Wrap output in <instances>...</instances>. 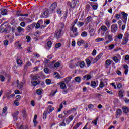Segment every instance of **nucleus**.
<instances>
[{
	"instance_id": "obj_1",
	"label": "nucleus",
	"mask_w": 129,
	"mask_h": 129,
	"mask_svg": "<svg viewBox=\"0 0 129 129\" xmlns=\"http://www.w3.org/2000/svg\"><path fill=\"white\" fill-rule=\"evenodd\" d=\"M76 23H77V19H75V20L73 22L72 24V31L73 32V34L71 35V37H72V38H75V37L78 36V32H77V28L74 27Z\"/></svg>"
},
{
	"instance_id": "obj_2",
	"label": "nucleus",
	"mask_w": 129,
	"mask_h": 129,
	"mask_svg": "<svg viewBox=\"0 0 129 129\" xmlns=\"http://www.w3.org/2000/svg\"><path fill=\"white\" fill-rule=\"evenodd\" d=\"M128 37H129L128 32H126L122 39L121 45H126V44L128 43Z\"/></svg>"
},
{
	"instance_id": "obj_3",
	"label": "nucleus",
	"mask_w": 129,
	"mask_h": 129,
	"mask_svg": "<svg viewBox=\"0 0 129 129\" xmlns=\"http://www.w3.org/2000/svg\"><path fill=\"white\" fill-rule=\"evenodd\" d=\"M118 29V26L116 24H112L111 26V33H116Z\"/></svg>"
},
{
	"instance_id": "obj_4",
	"label": "nucleus",
	"mask_w": 129,
	"mask_h": 129,
	"mask_svg": "<svg viewBox=\"0 0 129 129\" xmlns=\"http://www.w3.org/2000/svg\"><path fill=\"white\" fill-rule=\"evenodd\" d=\"M121 14L122 15V18L123 19V22L124 24H126V22L127 21V17L128 16V14H126L124 12H122L121 13Z\"/></svg>"
},
{
	"instance_id": "obj_5",
	"label": "nucleus",
	"mask_w": 129,
	"mask_h": 129,
	"mask_svg": "<svg viewBox=\"0 0 129 129\" xmlns=\"http://www.w3.org/2000/svg\"><path fill=\"white\" fill-rule=\"evenodd\" d=\"M54 36L56 39H60V38H62V31L57 30L55 31V33L54 34Z\"/></svg>"
},
{
	"instance_id": "obj_6",
	"label": "nucleus",
	"mask_w": 129,
	"mask_h": 129,
	"mask_svg": "<svg viewBox=\"0 0 129 129\" xmlns=\"http://www.w3.org/2000/svg\"><path fill=\"white\" fill-rule=\"evenodd\" d=\"M112 37H113V35L109 34V31H107L105 33V37L111 42H112V41H113V38H112Z\"/></svg>"
},
{
	"instance_id": "obj_7",
	"label": "nucleus",
	"mask_w": 129,
	"mask_h": 129,
	"mask_svg": "<svg viewBox=\"0 0 129 129\" xmlns=\"http://www.w3.org/2000/svg\"><path fill=\"white\" fill-rule=\"evenodd\" d=\"M43 13L42 16L43 18H48L50 15V13H49V10L45 9L43 10Z\"/></svg>"
},
{
	"instance_id": "obj_8",
	"label": "nucleus",
	"mask_w": 129,
	"mask_h": 129,
	"mask_svg": "<svg viewBox=\"0 0 129 129\" xmlns=\"http://www.w3.org/2000/svg\"><path fill=\"white\" fill-rule=\"evenodd\" d=\"M55 61H52L50 64V67L51 68H57L58 67H60V63L59 62H56Z\"/></svg>"
},
{
	"instance_id": "obj_9",
	"label": "nucleus",
	"mask_w": 129,
	"mask_h": 129,
	"mask_svg": "<svg viewBox=\"0 0 129 129\" xmlns=\"http://www.w3.org/2000/svg\"><path fill=\"white\" fill-rule=\"evenodd\" d=\"M56 8H57V3H53L49 8L50 11L53 13L56 10Z\"/></svg>"
},
{
	"instance_id": "obj_10",
	"label": "nucleus",
	"mask_w": 129,
	"mask_h": 129,
	"mask_svg": "<svg viewBox=\"0 0 129 129\" xmlns=\"http://www.w3.org/2000/svg\"><path fill=\"white\" fill-rule=\"evenodd\" d=\"M55 109V108L53 107L52 105H49L47 108L46 109V111H48V113L50 114L51 112H52Z\"/></svg>"
},
{
	"instance_id": "obj_11",
	"label": "nucleus",
	"mask_w": 129,
	"mask_h": 129,
	"mask_svg": "<svg viewBox=\"0 0 129 129\" xmlns=\"http://www.w3.org/2000/svg\"><path fill=\"white\" fill-rule=\"evenodd\" d=\"M33 28H35V25L33 24H32L28 25L26 27V30L28 32H31V31H32V29H33Z\"/></svg>"
},
{
	"instance_id": "obj_12",
	"label": "nucleus",
	"mask_w": 129,
	"mask_h": 129,
	"mask_svg": "<svg viewBox=\"0 0 129 129\" xmlns=\"http://www.w3.org/2000/svg\"><path fill=\"white\" fill-rule=\"evenodd\" d=\"M77 2H79L78 0H72L71 4L70 7L71 8H75L76 6V4H77Z\"/></svg>"
},
{
	"instance_id": "obj_13",
	"label": "nucleus",
	"mask_w": 129,
	"mask_h": 129,
	"mask_svg": "<svg viewBox=\"0 0 129 129\" xmlns=\"http://www.w3.org/2000/svg\"><path fill=\"white\" fill-rule=\"evenodd\" d=\"M64 27H65V24L63 22H61L58 24V30H61L64 29Z\"/></svg>"
},
{
	"instance_id": "obj_14",
	"label": "nucleus",
	"mask_w": 129,
	"mask_h": 129,
	"mask_svg": "<svg viewBox=\"0 0 129 129\" xmlns=\"http://www.w3.org/2000/svg\"><path fill=\"white\" fill-rule=\"evenodd\" d=\"M17 87H18V88L19 89H22V88H23V86H24V83H23V82H19V80H17Z\"/></svg>"
},
{
	"instance_id": "obj_15",
	"label": "nucleus",
	"mask_w": 129,
	"mask_h": 129,
	"mask_svg": "<svg viewBox=\"0 0 129 129\" xmlns=\"http://www.w3.org/2000/svg\"><path fill=\"white\" fill-rule=\"evenodd\" d=\"M93 58L91 57H89L88 59L86 60V64L88 65V67L90 66V64H91V60H93Z\"/></svg>"
},
{
	"instance_id": "obj_16",
	"label": "nucleus",
	"mask_w": 129,
	"mask_h": 129,
	"mask_svg": "<svg viewBox=\"0 0 129 129\" xmlns=\"http://www.w3.org/2000/svg\"><path fill=\"white\" fill-rule=\"evenodd\" d=\"M16 30L18 33H24L25 32V29L22 28L20 26H18L17 28L16 29Z\"/></svg>"
},
{
	"instance_id": "obj_17",
	"label": "nucleus",
	"mask_w": 129,
	"mask_h": 129,
	"mask_svg": "<svg viewBox=\"0 0 129 129\" xmlns=\"http://www.w3.org/2000/svg\"><path fill=\"white\" fill-rule=\"evenodd\" d=\"M1 11V14L3 16H6V15H8V10H7L6 9H2Z\"/></svg>"
},
{
	"instance_id": "obj_18",
	"label": "nucleus",
	"mask_w": 129,
	"mask_h": 129,
	"mask_svg": "<svg viewBox=\"0 0 129 129\" xmlns=\"http://www.w3.org/2000/svg\"><path fill=\"white\" fill-rule=\"evenodd\" d=\"M19 113V111H16L15 112L12 114V116L13 117L14 120L15 121L18 120V118L16 117V116H17V115H18Z\"/></svg>"
},
{
	"instance_id": "obj_19",
	"label": "nucleus",
	"mask_w": 129,
	"mask_h": 129,
	"mask_svg": "<svg viewBox=\"0 0 129 129\" xmlns=\"http://www.w3.org/2000/svg\"><path fill=\"white\" fill-rule=\"evenodd\" d=\"M38 78H40V76L38 74L31 77V80H33L34 81H36V80H37V79H38Z\"/></svg>"
},
{
	"instance_id": "obj_20",
	"label": "nucleus",
	"mask_w": 129,
	"mask_h": 129,
	"mask_svg": "<svg viewBox=\"0 0 129 129\" xmlns=\"http://www.w3.org/2000/svg\"><path fill=\"white\" fill-rule=\"evenodd\" d=\"M91 79V75H86L84 76L82 78L83 80H85L86 79L87 80H89V79Z\"/></svg>"
},
{
	"instance_id": "obj_21",
	"label": "nucleus",
	"mask_w": 129,
	"mask_h": 129,
	"mask_svg": "<svg viewBox=\"0 0 129 129\" xmlns=\"http://www.w3.org/2000/svg\"><path fill=\"white\" fill-rule=\"evenodd\" d=\"M48 114H50V113H49V111L46 110L44 111L43 114V119H46V118H47V116H48Z\"/></svg>"
},
{
	"instance_id": "obj_22",
	"label": "nucleus",
	"mask_w": 129,
	"mask_h": 129,
	"mask_svg": "<svg viewBox=\"0 0 129 129\" xmlns=\"http://www.w3.org/2000/svg\"><path fill=\"white\" fill-rule=\"evenodd\" d=\"M91 86L93 88H95L98 86V83H96V82L94 81H92L91 83Z\"/></svg>"
},
{
	"instance_id": "obj_23",
	"label": "nucleus",
	"mask_w": 129,
	"mask_h": 129,
	"mask_svg": "<svg viewBox=\"0 0 129 129\" xmlns=\"http://www.w3.org/2000/svg\"><path fill=\"white\" fill-rule=\"evenodd\" d=\"M122 110H123V112H124V113H128V112H129V109L126 106L123 107Z\"/></svg>"
},
{
	"instance_id": "obj_24",
	"label": "nucleus",
	"mask_w": 129,
	"mask_h": 129,
	"mask_svg": "<svg viewBox=\"0 0 129 129\" xmlns=\"http://www.w3.org/2000/svg\"><path fill=\"white\" fill-rule=\"evenodd\" d=\"M85 23L87 25L88 23H90V22H91V16L88 17L84 21Z\"/></svg>"
},
{
	"instance_id": "obj_25",
	"label": "nucleus",
	"mask_w": 129,
	"mask_h": 129,
	"mask_svg": "<svg viewBox=\"0 0 129 129\" xmlns=\"http://www.w3.org/2000/svg\"><path fill=\"white\" fill-rule=\"evenodd\" d=\"M31 84H32L33 86H36V85H38V84H39L41 83V81H31Z\"/></svg>"
},
{
	"instance_id": "obj_26",
	"label": "nucleus",
	"mask_w": 129,
	"mask_h": 129,
	"mask_svg": "<svg viewBox=\"0 0 129 129\" xmlns=\"http://www.w3.org/2000/svg\"><path fill=\"white\" fill-rule=\"evenodd\" d=\"M100 30H101V31H103L104 33H105V32L107 31V27L105 26H102L100 27Z\"/></svg>"
},
{
	"instance_id": "obj_27",
	"label": "nucleus",
	"mask_w": 129,
	"mask_h": 129,
	"mask_svg": "<svg viewBox=\"0 0 129 129\" xmlns=\"http://www.w3.org/2000/svg\"><path fill=\"white\" fill-rule=\"evenodd\" d=\"M124 69H125L124 73L126 75L128 73V66L126 64L124 65Z\"/></svg>"
},
{
	"instance_id": "obj_28",
	"label": "nucleus",
	"mask_w": 129,
	"mask_h": 129,
	"mask_svg": "<svg viewBox=\"0 0 129 129\" xmlns=\"http://www.w3.org/2000/svg\"><path fill=\"white\" fill-rule=\"evenodd\" d=\"M124 92V91L123 90H120L119 93V96L120 98H122L123 97V93Z\"/></svg>"
},
{
	"instance_id": "obj_29",
	"label": "nucleus",
	"mask_w": 129,
	"mask_h": 129,
	"mask_svg": "<svg viewBox=\"0 0 129 129\" xmlns=\"http://www.w3.org/2000/svg\"><path fill=\"white\" fill-rule=\"evenodd\" d=\"M72 78L71 77H68L64 79V81L67 84H68L70 82V81L71 80V79Z\"/></svg>"
},
{
	"instance_id": "obj_30",
	"label": "nucleus",
	"mask_w": 129,
	"mask_h": 129,
	"mask_svg": "<svg viewBox=\"0 0 129 129\" xmlns=\"http://www.w3.org/2000/svg\"><path fill=\"white\" fill-rule=\"evenodd\" d=\"M112 63V60L110 59H107L105 62V65L106 66H109Z\"/></svg>"
},
{
	"instance_id": "obj_31",
	"label": "nucleus",
	"mask_w": 129,
	"mask_h": 129,
	"mask_svg": "<svg viewBox=\"0 0 129 129\" xmlns=\"http://www.w3.org/2000/svg\"><path fill=\"white\" fill-rule=\"evenodd\" d=\"M60 88H61V89H66V88H67L66 84H65V83H64L63 82H61L60 83Z\"/></svg>"
},
{
	"instance_id": "obj_32",
	"label": "nucleus",
	"mask_w": 129,
	"mask_h": 129,
	"mask_svg": "<svg viewBox=\"0 0 129 129\" xmlns=\"http://www.w3.org/2000/svg\"><path fill=\"white\" fill-rule=\"evenodd\" d=\"M97 121H98V118H96V119L91 122L92 124H94V125H97Z\"/></svg>"
},
{
	"instance_id": "obj_33",
	"label": "nucleus",
	"mask_w": 129,
	"mask_h": 129,
	"mask_svg": "<svg viewBox=\"0 0 129 129\" xmlns=\"http://www.w3.org/2000/svg\"><path fill=\"white\" fill-rule=\"evenodd\" d=\"M5 80H6V78L3 75H0V81L1 82H5Z\"/></svg>"
},
{
	"instance_id": "obj_34",
	"label": "nucleus",
	"mask_w": 129,
	"mask_h": 129,
	"mask_svg": "<svg viewBox=\"0 0 129 129\" xmlns=\"http://www.w3.org/2000/svg\"><path fill=\"white\" fill-rule=\"evenodd\" d=\"M105 24L106 26H107V27H108V28H109L110 27V21L107 19L105 21Z\"/></svg>"
},
{
	"instance_id": "obj_35",
	"label": "nucleus",
	"mask_w": 129,
	"mask_h": 129,
	"mask_svg": "<svg viewBox=\"0 0 129 129\" xmlns=\"http://www.w3.org/2000/svg\"><path fill=\"white\" fill-rule=\"evenodd\" d=\"M103 41H104V38H98L96 39L95 42H102Z\"/></svg>"
},
{
	"instance_id": "obj_36",
	"label": "nucleus",
	"mask_w": 129,
	"mask_h": 129,
	"mask_svg": "<svg viewBox=\"0 0 129 129\" xmlns=\"http://www.w3.org/2000/svg\"><path fill=\"white\" fill-rule=\"evenodd\" d=\"M37 115H35L33 119V122L35 124V126H36V124H37Z\"/></svg>"
},
{
	"instance_id": "obj_37",
	"label": "nucleus",
	"mask_w": 129,
	"mask_h": 129,
	"mask_svg": "<svg viewBox=\"0 0 129 129\" xmlns=\"http://www.w3.org/2000/svg\"><path fill=\"white\" fill-rule=\"evenodd\" d=\"M81 124H82V123H77L75 126L73 127V129H77L78 128V127H79V126H80V125H81Z\"/></svg>"
},
{
	"instance_id": "obj_38",
	"label": "nucleus",
	"mask_w": 129,
	"mask_h": 129,
	"mask_svg": "<svg viewBox=\"0 0 129 129\" xmlns=\"http://www.w3.org/2000/svg\"><path fill=\"white\" fill-rule=\"evenodd\" d=\"M102 53H100L95 59V60H96V61H98V60H99V59H100L101 58V57H102Z\"/></svg>"
},
{
	"instance_id": "obj_39",
	"label": "nucleus",
	"mask_w": 129,
	"mask_h": 129,
	"mask_svg": "<svg viewBox=\"0 0 129 129\" xmlns=\"http://www.w3.org/2000/svg\"><path fill=\"white\" fill-rule=\"evenodd\" d=\"M125 61H126L127 64H128L129 65V55H126L125 56Z\"/></svg>"
},
{
	"instance_id": "obj_40",
	"label": "nucleus",
	"mask_w": 129,
	"mask_h": 129,
	"mask_svg": "<svg viewBox=\"0 0 129 129\" xmlns=\"http://www.w3.org/2000/svg\"><path fill=\"white\" fill-rule=\"evenodd\" d=\"M58 92V90H55V91H52L50 94V96H55V94Z\"/></svg>"
},
{
	"instance_id": "obj_41",
	"label": "nucleus",
	"mask_w": 129,
	"mask_h": 129,
	"mask_svg": "<svg viewBox=\"0 0 129 129\" xmlns=\"http://www.w3.org/2000/svg\"><path fill=\"white\" fill-rule=\"evenodd\" d=\"M122 113V111H121V109H117V115H121Z\"/></svg>"
},
{
	"instance_id": "obj_42",
	"label": "nucleus",
	"mask_w": 129,
	"mask_h": 129,
	"mask_svg": "<svg viewBox=\"0 0 129 129\" xmlns=\"http://www.w3.org/2000/svg\"><path fill=\"white\" fill-rule=\"evenodd\" d=\"M113 61H114L115 63H118L119 61V59L116 56H114L113 57Z\"/></svg>"
},
{
	"instance_id": "obj_43",
	"label": "nucleus",
	"mask_w": 129,
	"mask_h": 129,
	"mask_svg": "<svg viewBox=\"0 0 129 129\" xmlns=\"http://www.w3.org/2000/svg\"><path fill=\"white\" fill-rule=\"evenodd\" d=\"M83 25H84V23L83 22L79 21L77 22L78 27H82V26H83Z\"/></svg>"
},
{
	"instance_id": "obj_44",
	"label": "nucleus",
	"mask_w": 129,
	"mask_h": 129,
	"mask_svg": "<svg viewBox=\"0 0 129 129\" xmlns=\"http://www.w3.org/2000/svg\"><path fill=\"white\" fill-rule=\"evenodd\" d=\"M79 66L80 68H83L84 66H85V63L84 62V61L81 62L79 64Z\"/></svg>"
},
{
	"instance_id": "obj_45",
	"label": "nucleus",
	"mask_w": 129,
	"mask_h": 129,
	"mask_svg": "<svg viewBox=\"0 0 129 129\" xmlns=\"http://www.w3.org/2000/svg\"><path fill=\"white\" fill-rule=\"evenodd\" d=\"M65 119L59 124V126H66V123H65Z\"/></svg>"
},
{
	"instance_id": "obj_46",
	"label": "nucleus",
	"mask_w": 129,
	"mask_h": 129,
	"mask_svg": "<svg viewBox=\"0 0 129 129\" xmlns=\"http://www.w3.org/2000/svg\"><path fill=\"white\" fill-rule=\"evenodd\" d=\"M17 63L18 65H22V64H23V61H22V60L20 59H18L17 60Z\"/></svg>"
},
{
	"instance_id": "obj_47",
	"label": "nucleus",
	"mask_w": 129,
	"mask_h": 129,
	"mask_svg": "<svg viewBox=\"0 0 129 129\" xmlns=\"http://www.w3.org/2000/svg\"><path fill=\"white\" fill-rule=\"evenodd\" d=\"M122 37H123V34L120 33L118 35L117 38L119 40H121V39H122Z\"/></svg>"
},
{
	"instance_id": "obj_48",
	"label": "nucleus",
	"mask_w": 129,
	"mask_h": 129,
	"mask_svg": "<svg viewBox=\"0 0 129 129\" xmlns=\"http://www.w3.org/2000/svg\"><path fill=\"white\" fill-rule=\"evenodd\" d=\"M81 36L82 37H87V32H86V31L82 32Z\"/></svg>"
},
{
	"instance_id": "obj_49",
	"label": "nucleus",
	"mask_w": 129,
	"mask_h": 129,
	"mask_svg": "<svg viewBox=\"0 0 129 129\" xmlns=\"http://www.w3.org/2000/svg\"><path fill=\"white\" fill-rule=\"evenodd\" d=\"M75 81H76V82H78L79 83H80V77H76L75 78Z\"/></svg>"
},
{
	"instance_id": "obj_50",
	"label": "nucleus",
	"mask_w": 129,
	"mask_h": 129,
	"mask_svg": "<svg viewBox=\"0 0 129 129\" xmlns=\"http://www.w3.org/2000/svg\"><path fill=\"white\" fill-rule=\"evenodd\" d=\"M60 47H62V44L61 43H58L55 45V48H57V49Z\"/></svg>"
},
{
	"instance_id": "obj_51",
	"label": "nucleus",
	"mask_w": 129,
	"mask_h": 129,
	"mask_svg": "<svg viewBox=\"0 0 129 129\" xmlns=\"http://www.w3.org/2000/svg\"><path fill=\"white\" fill-rule=\"evenodd\" d=\"M88 107L89 109H93V108H94V105H93L92 104H91L88 105Z\"/></svg>"
},
{
	"instance_id": "obj_52",
	"label": "nucleus",
	"mask_w": 129,
	"mask_h": 129,
	"mask_svg": "<svg viewBox=\"0 0 129 129\" xmlns=\"http://www.w3.org/2000/svg\"><path fill=\"white\" fill-rule=\"evenodd\" d=\"M115 18L117 20H119V19H120V18H121V15H120V14H116L115 15Z\"/></svg>"
},
{
	"instance_id": "obj_53",
	"label": "nucleus",
	"mask_w": 129,
	"mask_h": 129,
	"mask_svg": "<svg viewBox=\"0 0 129 129\" xmlns=\"http://www.w3.org/2000/svg\"><path fill=\"white\" fill-rule=\"evenodd\" d=\"M14 104H15L16 106H19V105H20V103L19 102V100H16L14 101Z\"/></svg>"
},
{
	"instance_id": "obj_54",
	"label": "nucleus",
	"mask_w": 129,
	"mask_h": 129,
	"mask_svg": "<svg viewBox=\"0 0 129 129\" xmlns=\"http://www.w3.org/2000/svg\"><path fill=\"white\" fill-rule=\"evenodd\" d=\"M109 50H112L114 49V44H112L109 46Z\"/></svg>"
},
{
	"instance_id": "obj_55",
	"label": "nucleus",
	"mask_w": 129,
	"mask_h": 129,
	"mask_svg": "<svg viewBox=\"0 0 129 129\" xmlns=\"http://www.w3.org/2000/svg\"><path fill=\"white\" fill-rule=\"evenodd\" d=\"M36 93L38 95H41L42 94V91H41V90H40V89H38L36 91Z\"/></svg>"
},
{
	"instance_id": "obj_56",
	"label": "nucleus",
	"mask_w": 129,
	"mask_h": 129,
	"mask_svg": "<svg viewBox=\"0 0 129 129\" xmlns=\"http://www.w3.org/2000/svg\"><path fill=\"white\" fill-rule=\"evenodd\" d=\"M20 25L21 27H23V28H25V27H26V23H25V22H21Z\"/></svg>"
},
{
	"instance_id": "obj_57",
	"label": "nucleus",
	"mask_w": 129,
	"mask_h": 129,
	"mask_svg": "<svg viewBox=\"0 0 129 129\" xmlns=\"http://www.w3.org/2000/svg\"><path fill=\"white\" fill-rule=\"evenodd\" d=\"M104 87V83L103 82H101L99 85L100 88H103Z\"/></svg>"
},
{
	"instance_id": "obj_58",
	"label": "nucleus",
	"mask_w": 129,
	"mask_h": 129,
	"mask_svg": "<svg viewBox=\"0 0 129 129\" xmlns=\"http://www.w3.org/2000/svg\"><path fill=\"white\" fill-rule=\"evenodd\" d=\"M44 71L46 74H49V69L47 68H44Z\"/></svg>"
},
{
	"instance_id": "obj_59",
	"label": "nucleus",
	"mask_w": 129,
	"mask_h": 129,
	"mask_svg": "<svg viewBox=\"0 0 129 129\" xmlns=\"http://www.w3.org/2000/svg\"><path fill=\"white\" fill-rule=\"evenodd\" d=\"M79 17H80V18H83L84 17V12H80L79 13Z\"/></svg>"
},
{
	"instance_id": "obj_60",
	"label": "nucleus",
	"mask_w": 129,
	"mask_h": 129,
	"mask_svg": "<svg viewBox=\"0 0 129 129\" xmlns=\"http://www.w3.org/2000/svg\"><path fill=\"white\" fill-rule=\"evenodd\" d=\"M16 15L18 17H20V16L22 17L23 14H21V11H17Z\"/></svg>"
},
{
	"instance_id": "obj_61",
	"label": "nucleus",
	"mask_w": 129,
	"mask_h": 129,
	"mask_svg": "<svg viewBox=\"0 0 129 129\" xmlns=\"http://www.w3.org/2000/svg\"><path fill=\"white\" fill-rule=\"evenodd\" d=\"M8 109V108L7 107H4L2 110L3 113H6V112L7 111Z\"/></svg>"
},
{
	"instance_id": "obj_62",
	"label": "nucleus",
	"mask_w": 129,
	"mask_h": 129,
	"mask_svg": "<svg viewBox=\"0 0 129 129\" xmlns=\"http://www.w3.org/2000/svg\"><path fill=\"white\" fill-rule=\"evenodd\" d=\"M57 14H58V15H62V10H61V9H58L57 10Z\"/></svg>"
},
{
	"instance_id": "obj_63",
	"label": "nucleus",
	"mask_w": 129,
	"mask_h": 129,
	"mask_svg": "<svg viewBox=\"0 0 129 129\" xmlns=\"http://www.w3.org/2000/svg\"><path fill=\"white\" fill-rule=\"evenodd\" d=\"M19 129H28V126L25 125L24 127L23 125H21Z\"/></svg>"
},
{
	"instance_id": "obj_64",
	"label": "nucleus",
	"mask_w": 129,
	"mask_h": 129,
	"mask_svg": "<svg viewBox=\"0 0 129 129\" xmlns=\"http://www.w3.org/2000/svg\"><path fill=\"white\" fill-rule=\"evenodd\" d=\"M46 84H48V85L51 84V81H50V80L49 79H46Z\"/></svg>"
}]
</instances>
